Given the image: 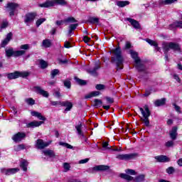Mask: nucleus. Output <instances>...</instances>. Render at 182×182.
Here are the masks:
<instances>
[{
    "label": "nucleus",
    "instance_id": "26",
    "mask_svg": "<svg viewBox=\"0 0 182 182\" xmlns=\"http://www.w3.org/2000/svg\"><path fill=\"white\" fill-rule=\"evenodd\" d=\"M99 95H100L99 91H94L85 95V99H91V97H95V96H99Z\"/></svg>",
    "mask_w": 182,
    "mask_h": 182
},
{
    "label": "nucleus",
    "instance_id": "20",
    "mask_svg": "<svg viewBox=\"0 0 182 182\" xmlns=\"http://www.w3.org/2000/svg\"><path fill=\"white\" fill-rule=\"evenodd\" d=\"M102 147H103V149H108L112 150V151H122V148L112 149V146H109V142H107V141L102 142Z\"/></svg>",
    "mask_w": 182,
    "mask_h": 182
},
{
    "label": "nucleus",
    "instance_id": "15",
    "mask_svg": "<svg viewBox=\"0 0 182 182\" xmlns=\"http://www.w3.org/2000/svg\"><path fill=\"white\" fill-rule=\"evenodd\" d=\"M43 124V121H33L30 123H28L26 124V127L31 128V127H39V126H41Z\"/></svg>",
    "mask_w": 182,
    "mask_h": 182
},
{
    "label": "nucleus",
    "instance_id": "2",
    "mask_svg": "<svg viewBox=\"0 0 182 182\" xmlns=\"http://www.w3.org/2000/svg\"><path fill=\"white\" fill-rule=\"evenodd\" d=\"M129 55H131V57L134 59L135 63L134 67L137 69L138 72H144L146 67H144L141 60L139 58V53L133 50H129Z\"/></svg>",
    "mask_w": 182,
    "mask_h": 182
},
{
    "label": "nucleus",
    "instance_id": "30",
    "mask_svg": "<svg viewBox=\"0 0 182 182\" xmlns=\"http://www.w3.org/2000/svg\"><path fill=\"white\" fill-rule=\"evenodd\" d=\"M20 166L21 168H23V171H28V161L26 160H22Z\"/></svg>",
    "mask_w": 182,
    "mask_h": 182
},
{
    "label": "nucleus",
    "instance_id": "42",
    "mask_svg": "<svg viewBox=\"0 0 182 182\" xmlns=\"http://www.w3.org/2000/svg\"><path fill=\"white\" fill-rule=\"evenodd\" d=\"M95 89H97V90H105V89H106V85L98 84L95 86Z\"/></svg>",
    "mask_w": 182,
    "mask_h": 182
},
{
    "label": "nucleus",
    "instance_id": "7",
    "mask_svg": "<svg viewBox=\"0 0 182 182\" xmlns=\"http://www.w3.org/2000/svg\"><path fill=\"white\" fill-rule=\"evenodd\" d=\"M136 157H139V154L134 153V154H118L116 156V159L118 160H124L125 161H127L129 160H134V159H136Z\"/></svg>",
    "mask_w": 182,
    "mask_h": 182
},
{
    "label": "nucleus",
    "instance_id": "12",
    "mask_svg": "<svg viewBox=\"0 0 182 182\" xmlns=\"http://www.w3.org/2000/svg\"><path fill=\"white\" fill-rule=\"evenodd\" d=\"M154 159L159 163H168V161H170V158L164 155L156 156L154 157Z\"/></svg>",
    "mask_w": 182,
    "mask_h": 182
},
{
    "label": "nucleus",
    "instance_id": "37",
    "mask_svg": "<svg viewBox=\"0 0 182 182\" xmlns=\"http://www.w3.org/2000/svg\"><path fill=\"white\" fill-rule=\"evenodd\" d=\"M60 146H63V147H66V149H73V146L66 142L60 141L59 142Z\"/></svg>",
    "mask_w": 182,
    "mask_h": 182
},
{
    "label": "nucleus",
    "instance_id": "29",
    "mask_svg": "<svg viewBox=\"0 0 182 182\" xmlns=\"http://www.w3.org/2000/svg\"><path fill=\"white\" fill-rule=\"evenodd\" d=\"M45 156H48V157H55V152L50 149H46L43 151Z\"/></svg>",
    "mask_w": 182,
    "mask_h": 182
},
{
    "label": "nucleus",
    "instance_id": "46",
    "mask_svg": "<svg viewBox=\"0 0 182 182\" xmlns=\"http://www.w3.org/2000/svg\"><path fill=\"white\" fill-rule=\"evenodd\" d=\"M89 21L91 23H99V19L96 17H91V18H90Z\"/></svg>",
    "mask_w": 182,
    "mask_h": 182
},
{
    "label": "nucleus",
    "instance_id": "31",
    "mask_svg": "<svg viewBox=\"0 0 182 182\" xmlns=\"http://www.w3.org/2000/svg\"><path fill=\"white\" fill-rule=\"evenodd\" d=\"M121 178H124V180H127V181H132L133 177L130 176V175H127V173H121Z\"/></svg>",
    "mask_w": 182,
    "mask_h": 182
},
{
    "label": "nucleus",
    "instance_id": "58",
    "mask_svg": "<svg viewBox=\"0 0 182 182\" xmlns=\"http://www.w3.org/2000/svg\"><path fill=\"white\" fill-rule=\"evenodd\" d=\"M64 85L65 86V87H67L68 89H70V81H65L64 82Z\"/></svg>",
    "mask_w": 182,
    "mask_h": 182
},
{
    "label": "nucleus",
    "instance_id": "5",
    "mask_svg": "<svg viewBox=\"0 0 182 182\" xmlns=\"http://www.w3.org/2000/svg\"><path fill=\"white\" fill-rule=\"evenodd\" d=\"M5 8L9 14V16H14L16 11L19 9V4L15 2H9L6 4Z\"/></svg>",
    "mask_w": 182,
    "mask_h": 182
},
{
    "label": "nucleus",
    "instance_id": "51",
    "mask_svg": "<svg viewBox=\"0 0 182 182\" xmlns=\"http://www.w3.org/2000/svg\"><path fill=\"white\" fill-rule=\"evenodd\" d=\"M173 77L175 80H176V82H178V83H181V80L180 79V77L178 76V75L177 74H173Z\"/></svg>",
    "mask_w": 182,
    "mask_h": 182
},
{
    "label": "nucleus",
    "instance_id": "64",
    "mask_svg": "<svg viewBox=\"0 0 182 182\" xmlns=\"http://www.w3.org/2000/svg\"><path fill=\"white\" fill-rule=\"evenodd\" d=\"M177 163L180 166V167H182V159H178Z\"/></svg>",
    "mask_w": 182,
    "mask_h": 182
},
{
    "label": "nucleus",
    "instance_id": "61",
    "mask_svg": "<svg viewBox=\"0 0 182 182\" xmlns=\"http://www.w3.org/2000/svg\"><path fill=\"white\" fill-rule=\"evenodd\" d=\"M64 47L69 49V48H72V46H70V43L69 41H65L64 43Z\"/></svg>",
    "mask_w": 182,
    "mask_h": 182
},
{
    "label": "nucleus",
    "instance_id": "44",
    "mask_svg": "<svg viewBox=\"0 0 182 182\" xmlns=\"http://www.w3.org/2000/svg\"><path fill=\"white\" fill-rule=\"evenodd\" d=\"M46 21V18H40V19L37 20V21L36 23V26L37 27L41 26V24L43 23V22H45Z\"/></svg>",
    "mask_w": 182,
    "mask_h": 182
},
{
    "label": "nucleus",
    "instance_id": "60",
    "mask_svg": "<svg viewBox=\"0 0 182 182\" xmlns=\"http://www.w3.org/2000/svg\"><path fill=\"white\" fill-rule=\"evenodd\" d=\"M173 106H174L175 110H176V112H178V113H181V108L179 106H178L176 104H173Z\"/></svg>",
    "mask_w": 182,
    "mask_h": 182
},
{
    "label": "nucleus",
    "instance_id": "56",
    "mask_svg": "<svg viewBox=\"0 0 182 182\" xmlns=\"http://www.w3.org/2000/svg\"><path fill=\"white\" fill-rule=\"evenodd\" d=\"M89 161V159H81L79 161V164H85V163H87Z\"/></svg>",
    "mask_w": 182,
    "mask_h": 182
},
{
    "label": "nucleus",
    "instance_id": "27",
    "mask_svg": "<svg viewBox=\"0 0 182 182\" xmlns=\"http://www.w3.org/2000/svg\"><path fill=\"white\" fill-rule=\"evenodd\" d=\"M130 2L129 1H117V6H119L120 8H124V6H127V5H129Z\"/></svg>",
    "mask_w": 182,
    "mask_h": 182
},
{
    "label": "nucleus",
    "instance_id": "38",
    "mask_svg": "<svg viewBox=\"0 0 182 182\" xmlns=\"http://www.w3.org/2000/svg\"><path fill=\"white\" fill-rule=\"evenodd\" d=\"M51 45L50 41L46 39L43 41V46H44V48H50Z\"/></svg>",
    "mask_w": 182,
    "mask_h": 182
},
{
    "label": "nucleus",
    "instance_id": "47",
    "mask_svg": "<svg viewBox=\"0 0 182 182\" xmlns=\"http://www.w3.org/2000/svg\"><path fill=\"white\" fill-rule=\"evenodd\" d=\"M94 102H95V106H97V107H100V106H102V100L95 99Z\"/></svg>",
    "mask_w": 182,
    "mask_h": 182
},
{
    "label": "nucleus",
    "instance_id": "19",
    "mask_svg": "<svg viewBox=\"0 0 182 182\" xmlns=\"http://www.w3.org/2000/svg\"><path fill=\"white\" fill-rule=\"evenodd\" d=\"M12 39V33H9L6 35V38L1 42V48H5L6 45H8L9 43V41Z\"/></svg>",
    "mask_w": 182,
    "mask_h": 182
},
{
    "label": "nucleus",
    "instance_id": "34",
    "mask_svg": "<svg viewBox=\"0 0 182 182\" xmlns=\"http://www.w3.org/2000/svg\"><path fill=\"white\" fill-rule=\"evenodd\" d=\"M144 178H145V176L144 174H141V175L136 176L134 179V182H142V181H144Z\"/></svg>",
    "mask_w": 182,
    "mask_h": 182
},
{
    "label": "nucleus",
    "instance_id": "21",
    "mask_svg": "<svg viewBox=\"0 0 182 182\" xmlns=\"http://www.w3.org/2000/svg\"><path fill=\"white\" fill-rule=\"evenodd\" d=\"M31 114L32 116H34L35 117H38L39 120H46V118H45V117H43L42 114H41V112H38L36 111H32L31 112Z\"/></svg>",
    "mask_w": 182,
    "mask_h": 182
},
{
    "label": "nucleus",
    "instance_id": "41",
    "mask_svg": "<svg viewBox=\"0 0 182 182\" xmlns=\"http://www.w3.org/2000/svg\"><path fill=\"white\" fill-rule=\"evenodd\" d=\"M176 171V169H174V167L170 166L168 168H166V172L168 174H173V173Z\"/></svg>",
    "mask_w": 182,
    "mask_h": 182
},
{
    "label": "nucleus",
    "instance_id": "33",
    "mask_svg": "<svg viewBox=\"0 0 182 182\" xmlns=\"http://www.w3.org/2000/svg\"><path fill=\"white\" fill-rule=\"evenodd\" d=\"M39 66L41 69H46L48 68V62L43 60H39Z\"/></svg>",
    "mask_w": 182,
    "mask_h": 182
},
{
    "label": "nucleus",
    "instance_id": "57",
    "mask_svg": "<svg viewBox=\"0 0 182 182\" xmlns=\"http://www.w3.org/2000/svg\"><path fill=\"white\" fill-rule=\"evenodd\" d=\"M60 103H62V102H58V101L50 102V105H52V106H58V105H60Z\"/></svg>",
    "mask_w": 182,
    "mask_h": 182
},
{
    "label": "nucleus",
    "instance_id": "45",
    "mask_svg": "<svg viewBox=\"0 0 182 182\" xmlns=\"http://www.w3.org/2000/svg\"><path fill=\"white\" fill-rule=\"evenodd\" d=\"M75 129L77 131V133L78 134H82V124H79L78 125L75 126Z\"/></svg>",
    "mask_w": 182,
    "mask_h": 182
},
{
    "label": "nucleus",
    "instance_id": "63",
    "mask_svg": "<svg viewBox=\"0 0 182 182\" xmlns=\"http://www.w3.org/2000/svg\"><path fill=\"white\" fill-rule=\"evenodd\" d=\"M13 140H14V141H15V143H19V141H21V140H22V138H21V137H13Z\"/></svg>",
    "mask_w": 182,
    "mask_h": 182
},
{
    "label": "nucleus",
    "instance_id": "43",
    "mask_svg": "<svg viewBox=\"0 0 182 182\" xmlns=\"http://www.w3.org/2000/svg\"><path fill=\"white\" fill-rule=\"evenodd\" d=\"M125 173L127 174H129L130 176H136V171L133 169H127L125 170Z\"/></svg>",
    "mask_w": 182,
    "mask_h": 182
},
{
    "label": "nucleus",
    "instance_id": "59",
    "mask_svg": "<svg viewBox=\"0 0 182 182\" xmlns=\"http://www.w3.org/2000/svg\"><path fill=\"white\" fill-rule=\"evenodd\" d=\"M83 41H84L85 43H87L90 42V38L87 37V36H85L83 37Z\"/></svg>",
    "mask_w": 182,
    "mask_h": 182
},
{
    "label": "nucleus",
    "instance_id": "35",
    "mask_svg": "<svg viewBox=\"0 0 182 182\" xmlns=\"http://www.w3.org/2000/svg\"><path fill=\"white\" fill-rule=\"evenodd\" d=\"M64 22L65 23H75L77 21L73 17H68L64 20Z\"/></svg>",
    "mask_w": 182,
    "mask_h": 182
},
{
    "label": "nucleus",
    "instance_id": "24",
    "mask_svg": "<svg viewBox=\"0 0 182 182\" xmlns=\"http://www.w3.org/2000/svg\"><path fill=\"white\" fill-rule=\"evenodd\" d=\"M6 52V56L7 58H11V56H15V50H14V48H6L5 50Z\"/></svg>",
    "mask_w": 182,
    "mask_h": 182
},
{
    "label": "nucleus",
    "instance_id": "13",
    "mask_svg": "<svg viewBox=\"0 0 182 182\" xmlns=\"http://www.w3.org/2000/svg\"><path fill=\"white\" fill-rule=\"evenodd\" d=\"M34 90L36 93H39V95H41L43 97H49V93L43 90L41 87H35Z\"/></svg>",
    "mask_w": 182,
    "mask_h": 182
},
{
    "label": "nucleus",
    "instance_id": "3",
    "mask_svg": "<svg viewBox=\"0 0 182 182\" xmlns=\"http://www.w3.org/2000/svg\"><path fill=\"white\" fill-rule=\"evenodd\" d=\"M162 49L164 50L165 54V60H168V55H167V52L172 49V50H178L180 49V46L176 43H167L164 42L162 44Z\"/></svg>",
    "mask_w": 182,
    "mask_h": 182
},
{
    "label": "nucleus",
    "instance_id": "22",
    "mask_svg": "<svg viewBox=\"0 0 182 182\" xmlns=\"http://www.w3.org/2000/svg\"><path fill=\"white\" fill-rule=\"evenodd\" d=\"M177 2V0H159V5H171V4H175Z\"/></svg>",
    "mask_w": 182,
    "mask_h": 182
},
{
    "label": "nucleus",
    "instance_id": "62",
    "mask_svg": "<svg viewBox=\"0 0 182 182\" xmlns=\"http://www.w3.org/2000/svg\"><path fill=\"white\" fill-rule=\"evenodd\" d=\"M55 23L58 26H60L63 25V23H65V20L64 21L63 20L57 21Z\"/></svg>",
    "mask_w": 182,
    "mask_h": 182
},
{
    "label": "nucleus",
    "instance_id": "54",
    "mask_svg": "<svg viewBox=\"0 0 182 182\" xmlns=\"http://www.w3.org/2000/svg\"><path fill=\"white\" fill-rule=\"evenodd\" d=\"M77 26H79V24H77V23L71 24L69 26V29H70L71 31H75V29H76V28H77Z\"/></svg>",
    "mask_w": 182,
    "mask_h": 182
},
{
    "label": "nucleus",
    "instance_id": "52",
    "mask_svg": "<svg viewBox=\"0 0 182 182\" xmlns=\"http://www.w3.org/2000/svg\"><path fill=\"white\" fill-rule=\"evenodd\" d=\"M165 146L166 147H173L174 146V141H168L166 144Z\"/></svg>",
    "mask_w": 182,
    "mask_h": 182
},
{
    "label": "nucleus",
    "instance_id": "8",
    "mask_svg": "<svg viewBox=\"0 0 182 182\" xmlns=\"http://www.w3.org/2000/svg\"><path fill=\"white\" fill-rule=\"evenodd\" d=\"M20 50H15L14 51V58H18L19 56H23L26 53V50L29 49V46L28 44H23L20 46Z\"/></svg>",
    "mask_w": 182,
    "mask_h": 182
},
{
    "label": "nucleus",
    "instance_id": "23",
    "mask_svg": "<svg viewBox=\"0 0 182 182\" xmlns=\"http://www.w3.org/2000/svg\"><path fill=\"white\" fill-rule=\"evenodd\" d=\"M100 68V66L99 65H96L94 68L92 69H88L87 72L88 73H90V75H92V76H97V70Z\"/></svg>",
    "mask_w": 182,
    "mask_h": 182
},
{
    "label": "nucleus",
    "instance_id": "18",
    "mask_svg": "<svg viewBox=\"0 0 182 182\" xmlns=\"http://www.w3.org/2000/svg\"><path fill=\"white\" fill-rule=\"evenodd\" d=\"M127 21L131 23V25L135 28L139 29L140 28V24L139 23V21L131 18H127Z\"/></svg>",
    "mask_w": 182,
    "mask_h": 182
},
{
    "label": "nucleus",
    "instance_id": "6",
    "mask_svg": "<svg viewBox=\"0 0 182 182\" xmlns=\"http://www.w3.org/2000/svg\"><path fill=\"white\" fill-rule=\"evenodd\" d=\"M55 4H58L59 5H66V1L65 0L47 1L45 3L39 4V6L41 8H49L50 6H55Z\"/></svg>",
    "mask_w": 182,
    "mask_h": 182
},
{
    "label": "nucleus",
    "instance_id": "28",
    "mask_svg": "<svg viewBox=\"0 0 182 182\" xmlns=\"http://www.w3.org/2000/svg\"><path fill=\"white\" fill-rule=\"evenodd\" d=\"M7 77L8 79H18L19 77V71L8 74Z\"/></svg>",
    "mask_w": 182,
    "mask_h": 182
},
{
    "label": "nucleus",
    "instance_id": "1",
    "mask_svg": "<svg viewBox=\"0 0 182 182\" xmlns=\"http://www.w3.org/2000/svg\"><path fill=\"white\" fill-rule=\"evenodd\" d=\"M112 53L114 57L112 58V62H114L117 65V70L123 69V56H122V49L120 47L112 50Z\"/></svg>",
    "mask_w": 182,
    "mask_h": 182
},
{
    "label": "nucleus",
    "instance_id": "10",
    "mask_svg": "<svg viewBox=\"0 0 182 182\" xmlns=\"http://www.w3.org/2000/svg\"><path fill=\"white\" fill-rule=\"evenodd\" d=\"M38 15L36 13H28L26 14L24 22L26 23V25H29V23H31L33 21H35V18H36Z\"/></svg>",
    "mask_w": 182,
    "mask_h": 182
},
{
    "label": "nucleus",
    "instance_id": "25",
    "mask_svg": "<svg viewBox=\"0 0 182 182\" xmlns=\"http://www.w3.org/2000/svg\"><path fill=\"white\" fill-rule=\"evenodd\" d=\"M166 104V99L165 98H162L161 100H157L154 102V105L156 107H159L160 106H164V105Z\"/></svg>",
    "mask_w": 182,
    "mask_h": 182
},
{
    "label": "nucleus",
    "instance_id": "36",
    "mask_svg": "<svg viewBox=\"0 0 182 182\" xmlns=\"http://www.w3.org/2000/svg\"><path fill=\"white\" fill-rule=\"evenodd\" d=\"M170 136L171 137H177V127H173L170 132Z\"/></svg>",
    "mask_w": 182,
    "mask_h": 182
},
{
    "label": "nucleus",
    "instance_id": "9",
    "mask_svg": "<svg viewBox=\"0 0 182 182\" xmlns=\"http://www.w3.org/2000/svg\"><path fill=\"white\" fill-rule=\"evenodd\" d=\"M52 141H48L47 142L43 141L42 139H39L36 142V149H39L42 150L45 149V147H48L50 144H51Z\"/></svg>",
    "mask_w": 182,
    "mask_h": 182
},
{
    "label": "nucleus",
    "instance_id": "4",
    "mask_svg": "<svg viewBox=\"0 0 182 182\" xmlns=\"http://www.w3.org/2000/svg\"><path fill=\"white\" fill-rule=\"evenodd\" d=\"M139 111L141 112L142 114L141 121L146 126H150V121L149 120V117H150V109H149V107L147 105H145L143 108L139 107Z\"/></svg>",
    "mask_w": 182,
    "mask_h": 182
},
{
    "label": "nucleus",
    "instance_id": "48",
    "mask_svg": "<svg viewBox=\"0 0 182 182\" xmlns=\"http://www.w3.org/2000/svg\"><path fill=\"white\" fill-rule=\"evenodd\" d=\"M23 149H25V146H23V144H21L14 147V150L16 151H19V150H23Z\"/></svg>",
    "mask_w": 182,
    "mask_h": 182
},
{
    "label": "nucleus",
    "instance_id": "14",
    "mask_svg": "<svg viewBox=\"0 0 182 182\" xmlns=\"http://www.w3.org/2000/svg\"><path fill=\"white\" fill-rule=\"evenodd\" d=\"M110 167L109 166L105 165H98L92 168L94 171H106V170H109Z\"/></svg>",
    "mask_w": 182,
    "mask_h": 182
},
{
    "label": "nucleus",
    "instance_id": "49",
    "mask_svg": "<svg viewBox=\"0 0 182 182\" xmlns=\"http://www.w3.org/2000/svg\"><path fill=\"white\" fill-rule=\"evenodd\" d=\"M58 73H59V70L54 69L51 71L50 75H51L52 77L53 78V77H55V76H56V75H58Z\"/></svg>",
    "mask_w": 182,
    "mask_h": 182
},
{
    "label": "nucleus",
    "instance_id": "32",
    "mask_svg": "<svg viewBox=\"0 0 182 182\" xmlns=\"http://www.w3.org/2000/svg\"><path fill=\"white\" fill-rule=\"evenodd\" d=\"M31 75L29 71H21L18 72V77H28Z\"/></svg>",
    "mask_w": 182,
    "mask_h": 182
},
{
    "label": "nucleus",
    "instance_id": "55",
    "mask_svg": "<svg viewBox=\"0 0 182 182\" xmlns=\"http://www.w3.org/2000/svg\"><path fill=\"white\" fill-rule=\"evenodd\" d=\"M63 167H64V169L66 170L67 171H68V170H70V165L68 163H64Z\"/></svg>",
    "mask_w": 182,
    "mask_h": 182
},
{
    "label": "nucleus",
    "instance_id": "50",
    "mask_svg": "<svg viewBox=\"0 0 182 182\" xmlns=\"http://www.w3.org/2000/svg\"><path fill=\"white\" fill-rule=\"evenodd\" d=\"M14 137H26V134L24 132H18Z\"/></svg>",
    "mask_w": 182,
    "mask_h": 182
},
{
    "label": "nucleus",
    "instance_id": "11",
    "mask_svg": "<svg viewBox=\"0 0 182 182\" xmlns=\"http://www.w3.org/2000/svg\"><path fill=\"white\" fill-rule=\"evenodd\" d=\"M19 171L18 168H2L1 173L6 176H12V174H16Z\"/></svg>",
    "mask_w": 182,
    "mask_h": 182
},
{
    "label": "nucleus",
    "instance_id": "16",
    "mask_svg": "<svg viewBox=\"0 0 182 182\" xmlns=\"http://www.w3.org/2000/svg\"><path fill=\"white\" fill-rule=\"evenodd\" d=\"M60 105L66 107L65 109V112H69L73 107V104L69 101L60 102Z\"/></svg>",
    "mask_w": 182,
    "mask_h": 182
},
{
    "label": "nucleus",
    "instance_id": "40",
    "mask_svg": "<svg viewBox=\"0 0 182 182\" xmlns=\"http://www.w3.org/2000/svg\"><path fill=\"white\" fill-rule=\"evenodd\" d=\"M75 82H77V83L78 85H86V81L83 80H80V78H77V77H75Z\"/></svg>",
    "mask_w": 182,
    "mask_h": 182
},
{
    "label": "nucleus",
    "instance_id": "53",
    "mask_svg": "<svg viewBox=\"0 0 182 182\" xmlns=\"http://www.w3.org/2000/svg\"><path fill=\"white\" fill-rule=\"evenodd\" d=\"M9 23L8 21H3L1 26V29H5V28H8Z\"/></svg>",
    "mask_w": 182,
    "mask_h": 182
},
{
    "label": "nucleus",
    "instance_id": "39",
    "mask_svg": "<svg viewBox=\"0 0 182 182\" xmlns=\"http://www.w3.org/2000/svg\"><path fill=\"white\" fill-rule=\"evenodd\" d=\"M25 102L27 103V105H29L30 106H33V105H35V101L32 98H27L25 100Z\"/></svg>",
    "mask_w": 182,
    "mask_h": 182
},
{
    "label": "nucleus",
    "instance_id": "17",
    "mask_svg": "<svg viewBox=\"0 0 182 182\" xmlns=\"http://www.w3.org/2000/svg\"><path fill=\"white\" fill-rule=\"evenodd\" d=\"M145 41L146 42H147V43L151 45V46H154L156 50H157L158 52H160L161 49H160V47H159V44L157 43V42L149 38H146L145 39Z\"/></svg>",
    "mask_w": 182,
    "mask_h": 182
}]
</instances>
